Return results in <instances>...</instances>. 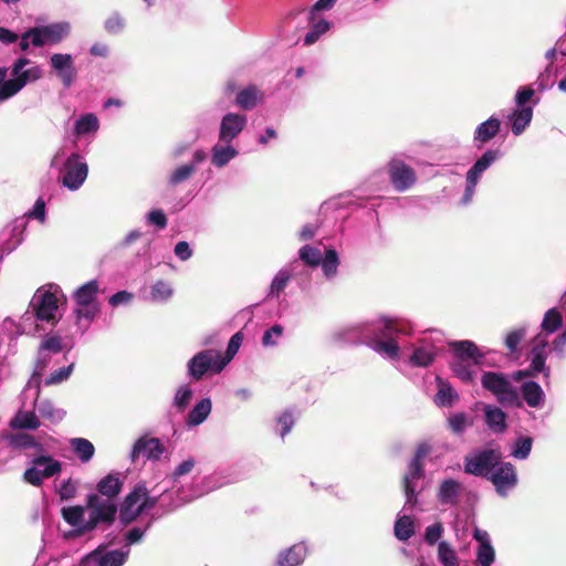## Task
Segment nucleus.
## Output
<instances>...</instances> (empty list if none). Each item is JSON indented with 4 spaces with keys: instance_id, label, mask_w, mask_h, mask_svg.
<instances>
[{
    "instance_id": "nucleus-1",
    "label": "nucleus",
    "mask_w": 566,
    "mask_h": 566,
    "mask_svg": "<svg viewBox=\"0 0 566 566\" xmlns=\"http://www.w3.org/2000/svg\"><path fill=\"white\" fill-rule=\"evenodd\" d=\"M482 387L492 392L501 405L521 407L518 392L502 373L484 371L481 377Z\"/></svg>"
},
{
    "instance_id": "nucleus-2",
    "label": "nucleus",
    "mask_w": 566,
    "mask_h": 566,
    "mask_svg": "<svg viewBox=\"0 0 566 566\" xmlns=\"http://www.w3.org/2000/svg\"><path fill=\"white\" fill-rule=\"evenodd\" d=\"M86 507L90 510V517L75 531L77 535L95 530L101 522L109 525L115 521L117 506L111 501L102 500L97 494L87 496Z\"/></svg>"
},
{
    "instance_id": "nucleus-3",
    "label": "nucleus",
    "mask_w": 566,
    "mask_h": 566,
    "mask_svg": "<svg viewBox=\"0 0 566 566\" xmlns=\"http://www.w3.org/2000/svg\"><path fill=\"white\" fill-rule=\"evenodd\" d=\"M98 291V282L96 280H92L81 285L73 293V298L77 305V308L74 311L77 324L82 318L90 322L93 321L99 312V305L96 301Z\"/></svg>"
},
{
    "instance_id": "nucleus-4",
    "label": "nucleus",
    "mask_w": 566,
    "mask_h": 566,
    "mask_svg": "<svg viewBox=\"0 0 566 566\" xmlns=\"http://www.w3.org/2000/svg\"><path fill=\"white\" fill-rule=\"evenodd\" d=\"M228 364L221 360V354L213 349H206L196 354L188 363L190 376L200 380L208 370L220 373Z\"/></svg>"
},
{
    "instance_id": "nucleus-5",
    "label": "nucleus",
    "mask_w": 566,
    "mask_h": 566,
    "mask_svg": "<svg viewBox=\"0 0 566 566\" xmlns=\"http://www.w3.org/2000/svg\"><path fill=\"white\" fill-rule=\"evenodd\" d=\"M502 454L494 449H484L471 458H465L464 471L469 474L489 478L491 472L500 464Z\"/></svg>"
},
{
    "instance_id": "nucleus-6",
    "label": "nucleus",
    "mask_w": 566,
    "mask_h": 566,
    "mask_svg": "<svg viewBox=\"0 0 566 566\" xmlns=\"http://www.w3.org/2000/svg\"><path fill=\"white\" fill-rule=\"evenodd\" d=\"M32 463L33 467L24 471L23 479L33 486H40L44 479H49L62 470L61 462L51 455H39L32 460Z\"/></svg>"
},
{
    "instance_id": "nucleus-7",
    "label": "nucleus",
    "mask_w": 566,
    "mask_h": 566,
    "mask_svg": "<svg viewBox=\"0 0 566 566\" xmlns=\"http://www.w3.org/2000/svg\"><path fill=\"white\" fill-rule=\"evenodd\" d=\"M32 311L36 319L56 325L60 317L56 316L57 312V297L50 291H38L31 303Z\"/></svg>"
},
{
    "instance_id": "nucleus-8",
    "label": "nucleus",
    "mask_w": 566,
    "mask_h": 566,
    "mask_svg": "<svg viewBox=\"0 0 566 566\" xmlns=\"http://www.w3.org/2000/svg\"><path fill=\"white\" fill-rule=\"evenodd\" d=\"M32 45L41 48L60 43L69 34V24L53 23L33 28Z\"/></svg>"
},
{
    "instance_id": "nucleus-9",
    "label": "nucleus",
    "mask_w": 566,
    "mask_h": 566,
    "mask_svg": "<svg viewBox=\"0 0 566 566\" xmlns=\"http://www.w3.org/2000/svg\"><path fill=\"white\" fill-rule=\"evenodd\" d=\"M388 175L392 186L398 191L411 188L417 179L413 168L400 159H392L388 164Z\"/></svg>"
},
{
    "instance_id": "nucleus-10",
    "label": "nucleus",
    "mask_w": 566,
    "mask_h": 566,
    "mask_svg": "<svg viewBox=\"0 0 566 566\" xmlns=\"http://www.w3.org/2000/svg\"><path fill=\"white\" fill-rule=\"evenodd\" d=\"M488 480L493 483L500 495L505 496L507 491L517 483L515 468L510 462L500 461V464L491 472Z\"/></svg>"
},
{
    "instance_id": "nucleus-11",
    "label": "nucleus",
    "mask_w": 566,
    "mask_h": 566,
    "mask_svg": "<svg viewBox=\"0 0 566 566\" xmlns=\"http://www.w3.org/2000/svg\"><path fill=\"white\" fill-rule=\"evenodd\" d=\"M144 495H146V484L140 482L125 496L119 510V520L124 525H128L137 520L139 514L136 513L135 506L142 502Z\"/></svg>"
},
{
    "instance_id": "nucleus-12",
    "label": "nucleus",
    "mask_w": 566,
    "mask_h": 566,
    "mask_svg": "<svg viewBox=\"0 0 566 566\" xmlns=\"http://www.w3.org/2000/svg\"><path fill=\"white\" fill-rule=\"evenodd\" d=\"M78 156L73 154L65 163V174L63 176V185L71 190L78 189L85 181L88 172L85 163L77 161Z\"/></svg>"
},
{
    "instance_id": "nucleus-13",
    "label": "nucleus",
    "mask_w": 566,
    "mask_h": 566,
    "mask_svg": "<svg viewBox=\"0 0 566 566\" xmlns=\"http://www.w3.org/2000/svg\"><path fill=\"white\" fill-rule=\"evenodd\" d=\"M165 448L159 439L157 438H139L132 450L130 459L135 462L140 455L150 460H158L164 453Z\"/></svg>"
},
{
    "instance_id": "nucleus-14",
    "label": "nucleus",
    "mask_w": 566,
    "mask_h": 566,
    "mask_svg": "<svg viewBox=\"0 0 566 566\" xmlns=\"http://www.w3.org/2000/svg\"><path fill=\"white\" fill-rule=\"evenodd\" d=\"M247 117L237 113H228L220 124L219 140L231 143L245 127Z\"/></svg>"
},
{
    "instance_id": "nucleus-15",
    "label": "nucleus",
    "mask_w": 566,
    "mask_h": 566,
    "mask_svg": "<svg viewBox=\"0 0 566 566\" xmlns=\"http://www.w3.org/2000/svg\"><path fill=\"white\" fill-rule=\"evenodd\" d=\"M50 62L62 81L63 86L69 88L76 77V70L72 56L70 54L55 53L51 56Z\"/></svg>"
},
{
    "instance_id": "nucleus-16",
    "label": "nucleus",
    "mask_w": 566,
    "mask_h": 566,
    "mask_svg": "<svg viewBox=\"0 0 566 566\" xmlns=\"http://www.w3.org/2000/svg\"><path fill=\"white\" fill-rule=\"evenodd\" d=\"M424 476L423 462L411 460L408 465V472L402 478L403 492L407 499V504H416V489L413 485L415 480H420Z\"/></svg>"
},
{
    "instance_id": "nucleus-17",
    "label": "nucleus",
    "mask_w": 566,
    "mask_h": 566,
    "mask_svg": "<svg viewBox=\"0 0 566 566\" xmlns=\"http://www.w3.org/2000/svg\"><path fill=\"white\" fill-rule=\"evenodd\" d=\"M457 360L467 361L472 360L474 365H482L484 355L480 352L478 346L471 340H458L450 343Z\"/></svg>"
},
{
    "instance_id": "nucleus-18",
    "label": "nucleus",
    "mask_w": 566,
    "mask_h": 566,
    "mask_svg": "<svg viewBox=\"0 0 566 566\" xmlns=\"http://www.w3.org/2000/svg\"><path fill=\"white\" fill-rule=\"evenodd\" d=\"M548 346V342L545 338H542L541 335H537L534 338V346L531 350V364L530 367L533 371L538 375L539 373H544L545 377L549 376V369L546 368V347Z\"/></svg>"
},
{
    "instance_id": "nucleus-19",
    "label": "nucleus",
    "mask_w": 566,
    "mask_h": 566,
    "mask_svg": "<svg viewBox=\"0 0 566 566\" xmlns=\"http://www.w3.org/2000/svg\"><path fill=\"white\" fill-rule=\"evenodd\" d=\"M8 69L0 67V103L13 97L25 86V74L19 78L7 80Z\"/></svg>"
},
{
    "instance_id": "nucleus-20",
    "label": "nucleus",
    "mask_w": 566,
    "mask_h": 566,
    "mask_svg": "<svg viewBox=\"0 0 566 566\" xmlns=\"http://www.w3.org/2000/svg\"><path fill=\"white\" fill-rule=\"evenodd\" d=\"M501 122L497 118L491 117L481 123L474 132V142L476 147L481 149L484 144L493 139L500 132Z\"/></svg>"
},
{
    "instance_id": "nucleus-21",
    "label": "nucleus",
    "mask_w": 566,
    "mask_h": 566,
    "mask_svg": "<svg viewBox=\"0 0 566 566\" xmlns=\"http://www.w3.org/2000/svg\"><path fill=\"white\" fill-rule=\"evenodd\" d=\"M264 94L255 85H249L238 92L235 104L245 111L253 109L258 104L262 103Z\"/></svg>"
},
{
    "instance_id": "nucleus-22",
    "label": "nucleus",
    "mask_w": 566,
    "mask_h": 566,
    "mask_svg": "<svg viewBox=\"0 0 566 566\" xmlns=\"http://www.w3.org/2000/svg\"><path fill=\"white\" fill-rule=\"evenodd\" d=\"M85 559L95 562L96 566H122L125 563L126 554L116 549L102 555L98 549H95Z\"/></svg>"
},
{
    "instance_id": "nucleus-23",
    "label": "nucleus",
    "mask_w": 566,
    "mask_h": 566,
    "mask_svg": "<svg viewBox=\"0 0 566 566\" xmlns=\"http://www.w3.org/2000/svg\"><path fill=\"white\" fill-rule=\"evenodd\" d=\"M521 394L527 406L532 408L541 407L545 399L542 387L533 380H528L522 384Z\"/></svg>"
},
{
    "instance_id": "nucleus-24",
    "label": "nucleus",
    "mask_w": 566,
    "mask_h": 566,
    "mask_svg": "<svg viewBox=\"0 0 566 566\" xmlns=\"http://www.w3.org/2000/svg\"><path fill=\"white\" fill-rule=\"evenodd\" d=\"M485 422L495 433H502L506 430V415L499 407L486 405L484 408Z\"/></svg>"
},
{
    "instance_id": "nucleus-25",
    "label": "nucleus",
    "mask_w": 566,
    "mask_h": 566,
    "mask_svg": "<svg viewBox=\"0 0 566 566\" xmlns=\"http://www.w3.org/2000/svg\"><path fill=\"white\" fill-rule=\"evenodd\" d=\"M462 485L460 482L448 479L442 481L439 488L438 497L442 504H457L458 497L461 493Z\"/></svg>"
},
{
    "instance_id": "nucleus-26",
    "label": "nucleus",
    "mask_w": 566,
    "mask_h": 566,
    "mask_svg": "<svg viewBox=\"0 0 566 566\" xmlns=\"http://www.w3.org/2000/svg\"><path fill=\"white\" fill-rule=\"evenodd\" d=\"M212 408L209 398L201 399L188 413L186 423L189 427L201 424L210 415Z\"/></svg>"
},
{
    "instance_id": "nucleus-27",
    "label": "nucleus",
    "mask_w": 566,
    "mask_h": 566,
    "mask_svg": "<svg viewBox=\"0 0 566 566\" xmlns=\"http://www.w3.org/2000/svg\"><path fill=\"white\" fill-rule=\"evenodd\" d=\"M305 546L295 544L290 548L283 551L277 557L279 566H297L305 557Z\"/></svg>"
},
{
    "instance_id": "nucleus-28",
    "label": "nucleus",
    "mask_w": 566,
    "mask_h": 566,
    "mask_svg": "<svg viewBox=\"0 0 566 566\" xmlns=\"http://www.w3.org/2000/svg\"><path fill=\"white\" fill-rule=\"evenodd\" d=\"M500 157L499 149L486 150L468 170L467 175L480 179L482 174Z\"/></svg>"
},
{
    "instance_id": "nucleus-29",
    "label": "nucleus",
    "mask_w": 566,
    "mask_h": 566,
    "mask_svg": "<svg viewBox=\"0 0 566 566\" xmlns=\"http://www.w3.org/2000/svg\"><path fill=\"white\" fill-rule=\"evenodd\" d=\"M70 446L76 457L84 463L88 462L95 454L94 444L85 438H73Z\"/></svg>"
},
{
    "instance_id": "nucleus-30",
    "label": "nucleus",
    "mask_w": 566,
    "mask_h": 566,
    "mask_svg": "<svg viewBox=\"0 0 566 566\" xmlns=\"http://www.w3.org/2000/svg\"><path fill=\"white\" fill-rule=\"evenodd\" d=\"M123 482L115 474H108L97 484V491L108 499L117 496L122 491Z\"/></svg>"
},
{
    "instance_id": "nucleus-31",
    "label": "nucleus",
    "mask_w": 566,
    "mask_h": 566,
    "mask_svg": "<svg viewBox=\"0 0 566 566\" xmlns=\"http://www.w3.org/2000/svg\"><path fill=\"white\" fill-rule=\"evenodd\" d=\"M238 155V150L230 145H214L212 148L211 163L216 167H224Z\"/></svg>"
},
{
    "instance_id": "nucleus-32",
    "label": "nucleus",
    "mask_w": 566,
    "mask_h": 566,
    "mask_svg": "<svg viewBox=\"0 0 566 566\" xmlns=\"http://www.w3.org/2000/svg\"><path fill=\"white\" fill-rule=\"evenodd\" d=\"M533 117V109L530 106L516 109L512 114V132L514 135H520L524 132L526 126L531 123Z\"/></svg>"
},
{
    "instance_id": "nucleus-33",
    "label": "nucleus",
    "mask_w": 566,
    "mask_h": 566,
    "mask_svg": "<svg viewBox=\"0 0 566 566\" xmlns=\"http://www.w3.org/2000/svg\"><path fill=\"white\" fill-rule=\"evenodd\" d=\"M10 427L14 429L35 430L40 427V420L32 411H19L10 421Z\"/></svg>"
},
{
    "instance_id": "nucleus-34",
    "label": "nucleus",
    "mask_w": 566,
    "mask_h": 566,
    "mask_svg": "<svg viewBox=\"0 0 566 566\" xmlns=\"http://www.w3.org/2000/svg\"><path fill=\"white\" fill-rule=\"evenodd\" d=\"M98 119L94 114H86L75 123L74 132L77 136L94 133L98 129Z\"/></svg>"
},
{
    "instance_id": "nucleus-35",
    "label": "nucleus",
    "mask_w": 566,
    "mask_h": 566,
    "mask_svg": "<svg viewBox=\"0 0 566 566\" xmlns=\"http://www.w3.org/2000/svg\"><path fill=\"white\" fill-rule=\"evenodd\" d=\"M415 534V525L411 517L403 515L395 523V535L400 541H407Z\"/></svg>"
},
{
    "instance_id": "nucleus-36",
    "label": "nucleus",
    "mask_w": 566,
    "mask_h": 566,
    "mask_svg": "<svg viewBox=\"0 0 566 566\" xmlns=\"http://www.w3.org/2000/svg\"><path fill=\"white\" fill-rule=\"evenodd\" d=\"M438 558L443 566H459V559L454 549L444 541L438 545Z\"/></svg>"
},
{
    "instance_id": "nucleus-37",
    "label": "nucleus",
    "mask_w": 566,
    "mask_h": 566,
    "mask_svg": "<svg viewBox=\"0 0 566 566\" xmlns=\"http://www.w3.org/2000/svg\"><path fill=\"white\" fill-rule=\"evenodd\" d=\"M85 507L84 506H69L63 507L61 510L62 516L64 521L71 526H76L77 528L83 524V515Z\"/></svg>"
},
{
    "instance_id": "nucleus-38",
    "label": "nucleus",
    "mask_w": 566,
    "mask_h": 566,
    "mask_svg": "<svg viewBox=\"0 0 566 566\" xmlns=\"http://www.w3.org/2000/svg\"><path fill=\"white\" fill-rule=\"evenodd\" d=\"M298 255L300 259L310 266H318L322 262L321 250L308 244L300 249Z\"/></svg>"
},
{
    "instance_id": "nucleus-39",
    "label": "nucleus",
    "mask_w": 566,
    "mask_h": 566,
    "mask_svg": "<svg viewBox=\"0 0 566 566\" xmlns=\"http://www.w3.org/2000/svg\"><path fill=\"white\" fill-rule=\"evenodd\" d=\"M563 324V318L560 313L556 308L548 310L542 322L543 331L547 333L556 332Z\"/></svg>"
},
{
    "instance_id": "nucleus-40",
    "label": "nucleus",
    "mask_w": 566,
    "mask_h": 566,
    "mask_svg": "<svg viewBox=\"0 0 566 566\" xmlns=\"http://www.w3.org/2000/svg\"><path fill=\"white\" fill-rule=\"evenodd\" d=\"M196 171L195 164H186L178 168H176L169 177V184L171 186H177L186 180H188Z\"/></svg>"
},
{
    "instance_id": "nucleus-41",
    "label": "nucleus",
    "mask_w": 566,
    "mask_h": 566,
    "mask_svg": "<svg viewBox=\"0 0 566 566\" xmlns=\"http://www.w3.org/2000/svg\"><path fill=\"white\" fill-rule=\"evenodd\" d=\"M331 25L329 22L322 19L313 24L312 29L306 33L304 38V44L305 45H312L314 44L321 35L326 33L329 30Z\"/></svg>"
},
{
    "instance_id": "nucleus-42",
    "label": "nucleus",
    "mask_w": 566,
    "mask_h": 566,
    "mask_svg": "<svg viewBox=\"0 0 566 566\" xmlns=\"http://www.w3.org/2000/svg\"><path fill=\"white\" fill-rule=\"evenodd\" d=\"M339 261L337 252L334 249L326 250L325 256H322V269L326 276L336 274Z\"/></svg>"
},
{
    "instance_id": "nucleus-43",
    "label": "nucleus",
    "mask_w": 566,
    "mask_h": 566,
    "mask_svg": "<svg viewBox=\"0 0 566 566\" xmlns=\"http://www.w3.org/2000/svg\"><path fill=\"white\" fill-rule=\"evenodd\" d=\"M451 369L463 382L470 384L473 381V371L469 363L455 359L451 363Z\"/></svg>"
},
{
    "instance_id": "nucleus-44",
    "label": "nucleus",
    "mask_w": 566,
    "mask_h": 566,
    "mask_svg": "<svg viewBox=\"0 0 566 566\" xmlns=\"http://www.w3.org/2000/svg\"><path fill=\"white\" fill-rule=\"evenodd\" d=\"M449 428L453 433L460 434L462 433L467 427L472 424V421L469 419L468 415L464 412H458L452 415L448 419Z\"/></svg>"
},
{
    "instance_id": "nucleus-45",
    "label": "nucleus",
    "mask_w": 566,
    "mask_h": 566,
    "mask_svg": "<svg viewBox=\"0 0 566 566\" xmlns=\"http://www.w3.org/2000/svg\"><path fill=\"white\" fill-rule=\"evenodd\" d=\"M374 349L380 354L387 355L391 359L397 358L399 355V346L394 339L389 338L386 340H376Z\"/></svg>"
},
{
    "instance_id": "nucleus-46",
    "label": "nucleus",
    "mask_w": 566,
    "mask_h": 566,
    "mask_svg": "<svg viewBox=\"0 0 566 566\" xmlns=\"http://www.w3.org/2000/svg\"><path fill=\"white\" fill-rule=\"evenodd\" d=\"M30 61L27 57H20L14 61L11 66V75L13 78H19L23 74H25V84L30 81L31 72H39V67H31L29 70H23L25 65H28Z\"/></svg>"
},
{
    "instance_id": "nucleus-47",
    "label": "nucleus",
    "mask_w": 566,
    "mask_h": 566,
    "mask_svg": "<svg viewBox=\"0 0 566 566\" xmlns=\"http://www.w3.org/2000/svg\"><path fill=\"white\" fill-rule=\"evenodd\" d=\"M434 359V353L431 350L420 347L415 349L413 354L410 357V361L415 366L419 367H427L429 366Z\"/></svg>"
},
{
    "instance_id": "nucleus-48",
    "label": "nucleus",
    "mask_w": 566,
    "mask_h": 566,
    "mask_svg": "<svg viewBox=\"0 0 566 566\" xmlns=\"http://www.w3.org/2000/svg\"><path fill=\"white\" fill-rule=\"evenodd\" d=\"M63 350L62 338L59 335L48 336L39 346L38 354L41 355L44 352L59 354Z\"/></svg>"
},
{
    "instance_id": "nucleus-49",
    "label": "nucleus",
    "mask_w": 566,
    "mask_h": 566,
    "mask_svg": "<svg viewBox=\"0 0 566 566\" xmlns=\"http://www.w3.org/2000/svg\"><path fill=\"white\" fill-rule=\"evenodd\" d=\"M10 444L18 449L34 448L40 446L33 436L23 432L12 434L10 437Z\"/></svg>"
},
{
    "instance_id": "nucleus-50",
    "label": "nucleus",
    "mask_w": 566,
    "mask_h": 566,
    "mask_svg": "<svg viewBox=\"0 0 566 566\" xmlns=\"http://www.w3.org/2000/svg\"><path fill=\"white\" fill-rule=\"evenodd\" d=\"M495 552L490 543H482L476 553V560L480 566H491L494 562Z\"/></svg>"
},
{
    "instance_id": "nucleus-51",
    "label": "nucleus",
    "mask_w": 566,
    "mask_h": 566,
    "mask_svg": "<svg viewBox=\"0 0 566 566\" xmlns=\"http://www.w3.org/2000/svg\"><path fill=\"white\" fill-rule=\"evenodd\" d=\"M172 295V289L166 281L159 280L151 287V298L154 301H166Z\"/></svg>"
},
{
    "instance_id": "nucleus-52",
    "label": "nucleus",
    "mask_w": 566,
    "mask_h": 566,
    "mask_svg": "<svg viewBox=\"0 0 566 566\" xmlns=\"http://www.w3.org/2000/svg\"><path fill=\"white\" fill-rule=\"evenodd\" d=\"M458 399V395L453 390V388L449 385L442 384L439 387L438 394L436 396V401L441 406H452L453 401Z\"/></svg>"
},
{
    "instance_id": "nucleus-53",
    "label": "nucleus",
    "mask_w": 566,
    "mask_h": 566,
    "mask_svg": "<svg viewBox=\"0 0 566 566\" xmlns=\"http://www.w3.org/2000/svg\"><path fill=\"white\" fill-rule=\"evenodd\" d=\"M533 446V439L531 437L518 438L515 442V448L512 451V455L516 459H526L530 455Z\"/></svg>"
},
{
    "instance_id": "nucleus-54",
    "label": "nucleus",
    "mask_w": 566,
    "mask_h": 566,
    "mask_svg": "<svg viewBox=\"0 0 566 566\" xmlns=\"http://www.w3.org/2000/svg\"><path fill=\"white\" fill-rule=\"evenodd\" d=\"M73 368H74V364L72 363L67 367H62V368H59V369L52 371L50 374L49 378L45 379V385L52 386V385H56V384H60V382L66 380L70 377V375L72 374Z\"/></svg>"
},
{
    "instance_id": "nucleus-55",
    "label": "nucleus",
    "mask_w": 566,
    "mask_h": 566,
    "mask_svg": "<svg viewBox=\"0 0 566 566\" xmlns=\"http://www.w3.org/2000/svg\"><path fill=\"white\" fill-rule=\"evenodd\" d=\"M276 422L280 426L279 433L282 438H284L294 426L295 419L293 413L290 410H286L277 417Z\"/></svg>"
},
{
    "instance_id": "nucleus-56",
    "label": "nucleus",
    "mask_w": 566,
    "mask_h": 566,
    "mask_svg": "<svg viewBox=\"0 0 566 566\" xmlns=\"http://www.w3.org/2000/svg\"><path fill=\"white\" fill-rule=\"evenodd\" d=\"M525 328H517L514 331H511L505 338V346L511 353L516 352L518 344L523 340L525 337Z\"/></svg>"
},
{
    "instance_id": "nucleus-57",
    "label": "nucleus",
    "mask_w": 566,
    "mask_h": 566,
    "mask_svg": "<svg viewBox=\"0 0 566 566\" xmlns=\"http://www.w3.org/2000/svg\"><path fill=\"white\" fill-rule=\"evenodd\" d=\"M283 334V327L279 324L273 325L271 328L266 329L262 336V345L265 347L276 345V339L281 337Z\"/></svg>"
},
{
    "instance_id": "nucleus-58",
    "label": "nucleus",
    "mask_w": 566,
    "mask_h": 566,
    "mask_svg": "<svg viewBox=\"0 0 566 566\" xmlns=\"http://www.w3.org/2000/svg\"><path fill=\"white\" fill-rule=\"evenodd\" d=\"M243 340V336L241 332L235 333L229 340L226 357L221 356V360H228V363L232 359V357L237 354L239 350L241 344Z\"/></svg>"
},
{
    "instance_id": "nucleus-59",
    "label": "nucleus",
    "mask_w": 566,
    "mask_h": 566,
    "mask_svg": "<svg viewBox=\"0 0 566 566\" xmlns=\"http://www.w3.org/2000/svg\"><path fill=\"white\" fill-rule=\"evenodd\" d=\"M192 398V390L189 387H181L175 396V405L179 410H185Z\"/></svg>"
},
{
    "instance_id": "nucleus-60",
    "label": "nucleus",
    "mask_w": 566,
    "mask_h": 566,
    "mask_svg": "<svg viewBox=\"0 0 566 566\" xmlns=\"http://www.w3.org/2000/svg\"><path fill=\"white\" fill-rule=\"evenodd\" d=\"M443 532L442 524L437 522L426 528L424 539L429 545H434Z\"/></svg>"
},
{
    "instance_id": "nucleus-61",
    "label": "nucleus",
    "mask_w": 566,
    "mask_h": 566,
    "mask_svg": "<svg viewBox=\"0 0 566 566\" xmlns=\"http://www.w3.org/2000/svg\"><path fill=\"white\" fill-rule=\"evenodd\" d=\"M290 281V275L287 272H284V271H280L275 277L273 279L272 281V284H271V294H279L280 292H282L287 283Z\"/></svg>"
},
{
    "instance_id": "nucleus-62",
    "label": "nucleus",
    "mask_w": 566,
    "mask_h": 566,
    "mask_svg": "<svg viewBox=\"0 0 566 566\" xmlns=\"http://www.w3.org/2000/svg\"><path fill=\"white\" fill-rule=\"evenodd\" d=\"M403 329L399 326L396 319L386 318L384 321V327L380 331V336L392 339L391 336L396 333H402Z\"/></svg>"
},
{
    "instance_id": "nucleus-63",
    "label": "nucleus",
    "mask_w": 566,
    "mask_h": 566,
    "mask_svg": "<svg viewBox=\"0 0 566 566\" xmlns=\"http://www.w3.org/2000/svg\"><path fill=\"white\" fill-rule=\"evenodd\" d=\"M76 493V484L72 481V479H69L64 481L59 490V495L62 501L71 500L75 496Z\"/></svg>"
},
{
    "instance_id": "nucleus-64",
    "label": "nucleus",
    "mask_w": 566,
    "mask_h": 566,
    "mask_svg": "<svg viewBox=\"0 0 566 566\" xmlns=\"http://www.w3.org/2000/svg\"><path fill=\"white\" fill-rule=\"evenodd\" d=\"M148 221L155 224L158 229L163 230L167 227L168 220L163 210H151L148 213Z\"/></svg>"
}]
</instances>
